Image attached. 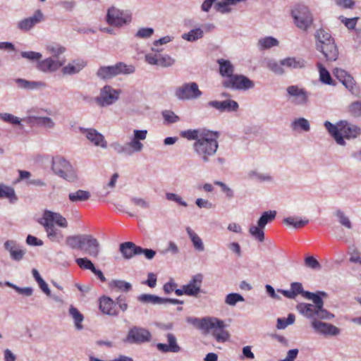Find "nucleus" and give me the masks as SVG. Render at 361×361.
I'll use <instances>...</instances> for the list:
<instances>
[{"label": "nucleus", "mask_w": 361, "mask_h": 361, "mask_svg": "<svg viewBox=\"0 0 361 361\" xmlns=\"http://www.w3.org/2000/svg\"><path fill=\"white\" fill-rule=\"evenodd\" d=\"M126 146L131 149L130 152H131V154L133 152H140L142 149L143 145L140 142V141L135 140L134 137L126 144Z\"/></svg>", "instance_id": "nucleus-51"}, {"label": "nucleus", "mask_w": 361, "mask_h": 361, "mask_svg": "<svg viewBox=\"0 0 361 361\" xmlns=\"http://www.w3.org/2000/svg\"><path fill=\"white\" fill-rule=\"evenodd\" d=\"M116 72L118 75L120 74H130L135 72V67L133 65H127L123 62H119L116 64Z\"/></svg>", "instance_id": "nucleus-42"}, {"label": "nucleus", "mask_w": 361, "mask_h": 361, "mask_svg": "<svg viewBox=\"0 0 361 361\" xmlns=\"http://www.w3.org/2000/svg\"><path fill=\"white\" fill-rule=\"evenodd\" d=\"M333 74L348 90L350 91L353 90L355 85V80L347 71L339 68H336L333 71Z\"/></svg>", "instance_id": "nucleus-19"}, {"label": "nucleus", "mask_w": 361, "mask_h": 361, "mask_svg": "<svg viewBox=\"0 0 361 361\" xmlns=\"http://www.w3.org/2000/svg\"><path fill=\"white\" fill-rule=\"evenodd\" d=\"M194 324L207 333L211 332L218 342H225L229 338L230 335L225 329L224 322L216 317L197 319L195 320Z\"/></svg>", "instance_id": "nucleus-5"}, {"label": "nucleus", "mask_w": 361, "mask_h": 361, "mask_svg": "<svg viewBox=\"0 0 361 361\" xmlns=\"http://www.w3.org/2000/svg\"><path fill=\"white\" fill-rule=\"evenodd\" d=\"M176 96L182 100L196 99L202 94L195 82L185 83L178 87L175 92Z\"/></svg>", "instance_id": "nucleus-11"}, {"label": "nucleus", "mask_w": 361, "mask_h": 361, "mask_svg": "<svg viewBox=\"0 0 361 361\" xmlns=\"http://www.w3.org/2000/svg\"><path fill=\"white\" fill-rule=\"evenodd\" d=\"M317 66L319 70L320 80L326 85H334L331 75L326 68L321 63H318Z\"/></svg>", "instance_id": "nucleus-34"}, {"label": "nucleus", "mask_w": 361, "mask_h": 361, "mask_svg": "<svg viewBox=\"0 0 361 361\" xmlns=\"http://www.w3.org/2000/svg\"><path fill=\"white\" fill-rule=\"evenodd\" d=\"M0 118L7 123H11L13 125H20V119L13 116V114L8 113L0 114Z\"/></svg>", "instance_id": "nucleus-47"}, {"label": "nucleus", "mask_w": 361, "mask_h": 361, "mask_svg": "<svg viewBox=\"0 0 361 361\" xmlns=\"http://www.w3.org/2000/svg\"><path fill=\"white\" fill-rule=\"evenodd\" d=\"M203 35V32L201 29L197 28L190 30L188 33H185L183 35V38L185 40L193 42L200 38H201Z\"/></svg>", "instance_id": "nucleus-41"}, {"label": "nucleus", "mask_w": 361, "mask_h": 361, "mask_svg": "<svg viewBox=\"0 0 361 361\" xmlns=\"http://www.w3.org/2000/svg\"><path fill=\"white\" fill-rule=\"evenodd\" d=\"M111 286L123 292H128L132 288V286L130 283L122 280L113 281L111 283Z\"/></svg>", "instance_id": "nucleus-43"}, {"label": "nucleus", "mask_w": 361, "mask_h": 361, "mask_svg": "<svg viewBox=\"0 0 361 361\" xmlns=\"http://www.w3.org/2000/svg\"><path fill=\"white\" fill-rule=\"evenodd\" d=\"M106 20L111 25L120 27L131 21V15L112 6L107 11Z\"/></svg>", "instance_id": "nucleus-9"}, {"label": "nucleus", "mask_w": 361, "mask_h": 361, "mask_svg": "<svg viewBox=\"0 0 361 361\" xmlns=\"http://www.w3.org/2000/svg\"><path fill=\"white\" fill-rule=\"evenodd\" d=\"M37 123L42 125L47 128H53L54 123L49 117H39L37 118Z\"/></svg>", "instance_id": "nucleus-61"}, {"label": "nucleus", "mask_w": 361, "mask_h": 361, "mask_svg": "<svg viewBox=\"0 0 361 361\" xmlns=\"http://www.w3.org/2000/svg\"><path fill=\"white\" fill-rule=\"evenodd\" d=\"M168 345L172 350V353H178L180 350V347L178 345L175 336L172 334L166 335Z\"/></svg>", "instance_id": "nucleus-49"}, {"label": "nucleus", "mask_w": 361, "mask_h": 361, "mask_svg": "<svg viewBox=\"0 0 361 361\" xmlns=\"http://www.w3.org/2000/svg\"><path fill=\"white\" fill-rule=\"evenodd\" d=\"M119 92L110 86H105L101 90L99 97L96 98L97 103L102 106L110 105L118 99Z\"/></svg>", "instance_id": "nucleus-13"}, {"label": "nucleus", "mask_w": 361, "mask_h": 361, "mask_svg": "<svg viewBox=\"0 0 361 361\" xmlns=\"http://www.w3.org/2000/svg\"><path fill=\"white\" fill-rule=\"evenodd\" d=\"M139 300L142 302L151 304H162L164 303V298H160L154 295L142 294L139 297Z\"/></svg>", "instance_id": "nucleus-40"}, {"label": "nucleus", "mask_w": 361, "mask_h": 361, "mask_svg": "<svg viewBox=\"0 0 361 361\" xmlns=\"http://www.w3.org/2000/svg\"><path fill=\"white\" fill-rule=\"evenodd\" d=\"M166 196L168 200L176 202L178 204L184 207L187 206V203L185 201H183L179 195L176 194L168 192L166 193Z\"/></svg>", "instance_id": "nucleus-58"}, {"label": "nucleus", "mask_w": 361, "mask_h": 361, "mask_svg": "<svg viewBox=\"0 0 361 361\" xmlns=\"http://www.w3.org/2000/svg\"><path fill=\"white\" fill-rule=\"evenodd\" d=\"M293 128H300L302 130L305 131H308L310 130V124L307 119L304 118H300L296 119L293 123Z\"/></svg>", "instance_id": "nucleus-50"}, {"label": "nucleus", "mask_w": 361, "mask_h": 361, "mask_svg": "<svg viewBox=\"0 0 361 361\" xmlns=\"http://www.w3.org/2000/svg\"><path fill=\"white\" fill-rule=\"evenodd\" d=\"M51 169L55 174L68 180L75 181L77 179V174L72 165L65 159L56 157L52 160Z\"/></svg>", "instance_id": "nucleus-8"}, {"label": "nucleus", "mask_w": 361, "mask_h": 361, "mask_svg": "<svg viewBox=\"0 0 361 361\" xmlns=\"http://www.w3.org/2000/svg\"><path fill=\"white\" fill-rule=\"evenodd\" d=\"M219 73L223 77L230 78L233 75L234 67L228 60L219 59Z\"/></svg>", "instance_id": "nucleus-27"}, {"label": "nucleus", "mask_w": 361, "mask_h": 361, "mask_svg": "<svg viewBox=\"0 0 361 361\" xmlns=\"http://www.w3.org/2000/svg\"><path fill=\"white\" fill-rule=\"evenodd\" d=\"M324 126L336 143L343 146L345 145L344 139H355L361 134V128L359 126L347 121H341L336 125L329 121H326Z\"/></svg>", "instance_id": "nucleus-2"}, {"label": "nucleus", "mask_w": 361, "mask_h": 361, "mask_svg": "<svg viewBox=\"0 0 361 361\" xmlns=\"http://www.w3.org/2000/svg\"><path fill=\"white\" fill-rule=\"evenodd\" d=\"M42 225L51 241L59 242L63 237L62 233L56 229L54 224L61 228H67L68 221L61 214L50 210H44L42 217L38 221Z\"/></svg>", "instance_id": "nucleus-4"}, {"label": "nucleus", "mask_w": 361, "mask_h": 361, "mask_svg": "<svg viewBox=\"0 0 361 361\" xmlns=\"http://www.w3.org/2000/svg\"><path fill=\"white\" fill-rule=\"evenodd\" d=\"M206 130V128L187 130L181 131L180 135L182 137L185 138L188 140L197 141V139H200V137L204 133Z\"/></svg>", "instance_id": "nucleus-29"}, {"label": "nucleus", "mask_w": 361, "mask_h": 361, "mask_svg": "<svg viewBox=\"0 0 361 361\" xmlns=\"http://www.w3.org/2000/svg\"><path fill=\"white\" fill-rule=\"evenodd\" d=\"M276 215V211L265 212L262 214V215L258 220L257 224L260 227L265 228L266 225L268 223L271 222L275 219Z\"/></svg>", "instance_id": "nucleus-37"}, {"label": "nucleus", "mask_w": 361, "mask_h": 361, "mask_svg": "<svg viewBox=\"0 0 361 361\" xmlns=\"http://www.w3.org/2000/svg\"><path fill=\"white\" fill-rule=\"evenodd\" d=\"M90 197V192L83 190H78L68 195L69 200L73 203L87 201Z\"/></svg>", "instance_id": "nucleus-26"}, {"label": "nucleus", "mask_w": 361, "mask_h": 361, "mask_svg": "<svg viewBox=\"0 0 361 361\" xmlns=\"http://www.w3.org/2000/svg\"><path fill=\"white\" fill-rule=\"evenodd\" d=\"M69 313L74 319L75 326L77 329L80 330L83 328L82 322L84 319L83 315L78 311V310L73 306L69 309Z\"/></svg>", "instance_id": "nucleus-36"}, {"label": "nucleus", "mask_w": 361, "mask_h": 361, "mask_svg": "<svg viewBox=\"0 0 361 361\" xmlns=\"http://www.w3.org/2000/svg\"><path fill=\"white\" fill-rule=\"evenodd\" d=\"M288 94L294 97L293 102L295 104H305L308 100L307 92L302 88H299L296 85H291L287 88Z\"/></svg>", "instance_id": "nucleus-17"}, {"label": "nucleus", "mask_w": 361, "mask_h": 361, "mask_svg": "<svg viewBox=\"0 0 361 361\" xmlns=\"http://www.w3.org/2000/svg\"><path fill=\"white\" fill-rule=\"evenodd\" d=\"M340 19L341 22L347 27L348 29H354L356 26L357 21L358 20V18H348L343 16H341Z\"/></svg>", "instance_id": "nucleus-52"}, {"label": "nucleus", "mask_w": 361, "mask_h": 361, "mask_svg": "<svg viewBox=\"0 0 361 361\" xmlns=\"http://www.w3.org/2000/svg\"><path fill=\"white\" fill-rule=\"evenodd\" d=\"M158 66L161 67H169L174 63V59L169 55H161L159 54Z\"/></svg>", "instance_id": "nucleus-48"}, {"label": "nucleus", "mask_w": 361, "mask_h": 361, "mask_svg": "<svg viewBox=\"0 0 361 361\" xmlns=\"http://www.w3.org/2000/svg\"><path fill=\"white\" fill-rule=\"evenodd\" d=\"M119 250L123 257L126 259H129L135 255H140L142 247L132 242H126L120 245Z\"/></svg>", "instance_id": "nucleus-18"}, {"label": "nucleus", "mask_w": 361, "mask_h": 361, "mask_svg": "<svg viewBox=\"0 0 361 361\" xmlns=\"http://www.w3.org/2000/svg\"><path fill=\"white\" fill-rule=\"evenodd\" d=\"M86 64V62L82 59L73 60L63 68V73L68 75L77 73L80 72Z\"/></svg>", "instance_id": "nucleus-25"}, {"label": "nucleus", "mask_w": 361, "mask_h": 361, "mask_svg": "<svg viewBox=\"0 0 361 361\" xmlns=\"http://www.w3.org/2000/svg\"><path fill=\"white\" fill-rule=\"evenodd\" d=\"M203 276L201 274L192 276L189 283L183 286L185 289V295L197 296L200 292Z\"/></svg>", "instance_id": "nucleus-14"}, {"label": "nucleus", "mask_w": 361, "mask_h": 361, "mask_svg": "<svg viewBox=\"0 0 361 361\" xmlns=\"http://www.w3.org/2000/svg\"><path fill=\"white\" fill-rule=\"evenodd\" d=\"M264 227H260L258 224L257 226L252 225L249 228V232L250 235L259 242H263L264 240Z\"/></svg>", "instance_id": "nucleus-38"}, {"label": "nucleus", "mask_w": 361, "mask_h": 361, "mask_svg": "<svg viewBox=\"0 0 361 361\" xmlns=\"http://www.w3.org/2000/svg\"><path fill=\"white\" fill-rule=\"evenodd\" d=\"M243 301L244 298L238 293H229L225 299V302L229 305H235L237 302Z\"/></svg>", "instance_id": "nucleus-46"}, {"label": "nucleus", "mask_w": 361, "mask_h": 361, "mask_svg": "<svg viewBox=\"0 0 361 361\" xmlns=\"http://www.w3.org/2000/svg\"><path fill=\"white\" fill-rule=\"evenodd\" d=\"M208 105L221 112L225 111H235L238 109V103L234 100L230 99L222 102L210 101L208 102Z\"/></svg>", "instance_id": "nucleus-20"}, {"label": "nucleus", "mask_w": 361, "mask_h": 361, "mask_svg": "<svg viewBox=\"0 0 361 361\" xmlns=\"http://www.w3.org/2000/svg\"><path fill=\"white\" fill-rule=\"evenodd\" d=\"M281 65L289 68H300L304 67L305 61L302 59L288 57L281 60Z\"/></svg>", "instance_id": "nucleus-31"}, {"label": "nucleus", "mask_w": 361, "mask_h": 361, "mask_svg": "<svg viewBox=\"0 0 361 361\" xmlns=\"http://www.w3.org/2000/svg\"><path fill=\"white\" fill-rule=\"evenodd\" d=\"M309 222L308 219H299L298 217L289 216L283 219V223L295 228H299L305 226Z\"/></svg>", "instance_id": "nucleus-33"}, {"label": "nucleus", "mask_w": 361, "mask_h": 361, "mask_svg": "<svg viewBox=\"0 0 361 361\" xmlns=\"http://www.w3.org/2000/svg\"><path fill=\"white\" fill-rule=\"evenodd\" d=\"M317 49L321 51L326 61H334L338 57V50L334 40L326 42L325 44L318 45Z\"/></svg>", "instance_id": "nucleus-16"}, {"label": "nucleus", "mask_w": 361, "mask_h": 361, "mask_svg": "<svg viewBox=\"0 0 361 361\" xmlns=\"http://www.w3.org/2000/svg\"><path fill=\"white\" fill-rule=\"evenodd\" d=\"M75 262L78 266L82 269L85 270H90L91 271L95 267L94 264L87 258H77L75 259Z\"/></svg>", "instance_id": "nucleus-44"}, {"label": "nucleus", "mask_w": 361, "mask_h": 361, "mask_svg": "<svg viewBox=\"0 0 361 361\" xmlns=\"http://www.w3.org/2000/svg\"><path fill=\"white\" fill-rule=\"evenodd\" d=\"M186 231L195 250L198 251H203L204 250V247L202 239L190 228L188 227Z\"/></svg>", "instance_id": "nucleus-32"}, {"label": "nucleus", "mask_w": 361, "mask_h": 361, "mask_svg": "<svg viewBox=\"0 0 361 361\" xmlns=\"http://www.w3.org/2000/svg\"><path fill=\"white\" fill-rule=\"evenodd\" d=\"M335 3L342 8H352L355 5L353 0H335Z\"/></svg>", "instance_id": "nucleus-59"}, {"label": "nucleus", "mask_w": 361, "mask_h": 361, "mask_svg": "<svg viewBox=\"0 0 361 361\" xmlns=\"http://www.w3.org/2000/svg\"><path fill=\"white\" fill-rule=\"evenodd\" d=\"M278 44V40L272 37H266L258 41V46L261 49H269L277 46Z\"/></svg>", "instance_id": "nucleus-39"}, {"label": "nucleus", "mask_w": 361, "mask_h": 361, "mask_svg": "<svg viewBox=\"0 0 361 361\" xmlns=\"http://www.w3.org/2000/svg\"><path fill=\"white\" fill-rule=\"evenodd\" d=\"M43 20V13L40 10H37L35 12L33 16L21 20L18 24V27L23 31H28Z\"/></svg>", "instance_id": "nucleus-15"}, {"label": "nucleus", "mask_w": 361, "mask_h": 361, "mask_svg": "<svg viewBox=\"0 0 361 361\" xmlns=\"http://www.w3.org/2000/svg\"><path fill=\"white\" fill-rule=\"evenodd\" d=\"M8 286L13 287L18 293L30 296L32 294V289L31 288H19L14 285L7 283Z\"/></svg>", "instance_id": "nucleus-63"}, {"label": "nucleus", "mask_w": 361, "mask_h": 361, "mask_svg": "<svg viewBox=\"0 0 361 361\" xmlns=\"http://www.w3.org/2000/svg\"><path fill=\"white\" fill-rule=\"evenodd\" d=\"M16 82L21 87L26 89H34L38 87L44 86V83L38 82H29L23 79L16 80Z\"/></svg>", "instance_id": "nucleus-45"}, {"label": "nucleus", "mask_w": 361, "mask_h": 361, "mask_svg": "<svg viewBox=\"0 0 361 361\" xmlns=\"http://www.w3.org/2000/svg\"><path fill=\"white\" fill-rule=\"evenodd\" d=\"M66 244L72 249L84 250L93 257H97L99 253V243L91 235H70L66 238Z\"/></svg>", "instance_id": "nucleus-6"}, {"label": "nucleus", "mask_w": 361, "mask_h": 361, "mask_svg": "<svg viewBox=\"0 0 361 361\" xmlns=\"http://www.w3.org/2000/svg\"><path fill=\"white\" fill-rule=\"evenodd\" d=\"M21 56L30 61H39L42 58V54L35 51H23Z\"/></svg>", "instance_id": "nucleus-54"}, {"label": "nucleus", "mask_w": 361, "mask_h": 361, "mask_svg": "<svg viewBox=\"0 0 361 361\" xmlns=\"http://www.w3.org/2000/svg\"><path fill=\"white\" fill-rule=\"evenodd\" d=\"M152 335L148 330L134 326L128 331L126 340L130 343H142L149 341Z\"/></svg>", "instance_id": "nucleus-12"}, {"label": "nucleus", "mask_w": 361, "mask_h": 361, "mask_svg": "<svg viewBox=\"0 0 361 361\" xmlns=\"http://www.w3.org/2000/svg\"><path fill=\"white\" fill-rule=\"evenodd\" d=\"M305 264L307 267L311 269H319L320 264L319 262L312 256H310L305 258Z\"/></svg>", "instance_id": "nucleus-57"}, {"label": "nucleus", "mask_w": 361, "mask_h": 361, "mask_svg": "<svg viewBox=\"0 0 361 361\" xmlns=\"http://www.w3.org/2000/svg\"><path fill=\"white\" fill-rule=\"evenodd\" d=\"M116 68H116V65L100 67L97 72V75L102 79L111 78L116 75H118Z\"/></svg>", "instance_id": "nucleus-28"}, {"label": "nucleus", "mask_w": 361, "mask_h": 361, "mask_svg": "<svg viewBox=\"0 0 361 361\" xmlns=\"http://www.w3.org/2000/svg\"><path fill=\"white\" fill-rule=\"evenodd\" d=\"M304 298L312 300L314 304H298L297 310L300 314L308 318H319L321 319H329L334 317V314L324 308V301L319 295L305 292Z\"/></svg>", "instance_id": "nucleus-3"}, {"label": "nucleus", "mask_w": 361, "mask_h": 361, "mask_svg": "<svg viewBox=\"0 0 361 361\" xmlns=\"http://www.w3.org/2000/svg\"><path fill=\"white\" fill-rule=\"evenodd\" d=\"M291 16L295 26L307 31L313 24V16L309 8L302 4H298L291 11Z\"/></svg>", "instance_id": "nucleus-7"}, {"label": "nucleus", "mask_w": 361, "mask_h": 361, "mask_svg": "<svg viewBox=\"0 0 361 361\" xmlns=\"http://www.w3.org/2000/svg\"><path fill=\"white\" fill-rule=\"evenodd\" d=\"M99 309L104 314L109 315L116 314L114 302L109 297H102L100 298Z\"/></svg>", "instance_id": "nucleus-24"}, {"label": "nucleus", "mask_w": 361, "mask_h": 361, "mask_svg": "<svg viewBox=\"0 0 361 361\" xmlns=\"http://www.w3.org/2000/svg\"><path fill=\"white\" fill-rule=\"evenodd\" d=\"M350 112L355 116H361V102H355L350 104Z\"/></svg>", "instance_id": "nucleus-56"}, {"label": "nucleus", "mask_w": 361, "mask_h": 361, "mask_svg": "<svg viewBox=\"0 0 361 361\" xmlns=\"http://www.w3.org/2000/svg\"><path fill=\"white\" fill-rule=\"evenodd\" d=\"M86 137L96 146H99L102 148H106L107 147V142L105 140L104 137L95 129H87L86 130Z\"/></svg>", "instance_id": "nucleus-22"}, {"label": "nucleus", "mask_w": 361, "mask_h": 361, "mask_svg": "<svg viewBox=\"0 0 361 361\" xmlns=\"http://www.w3.org/2000/svg\"><path fill=\"white\" fill-rule=\"evenodd\" d=\"M219 135L218 131L207 129L200 139L193 143L194 152L204 162L209 161V157L216 154L219 147Z\"/></svg>", "instance_id": "nucleus-1"}, {"label": "nucleus", "mask_w": 361, "mask_h": 361, "mask_svg": "<svg viewBox=\"0 0 361 361\" xmlns=\"http://www.w3.org/2000/svg\"><path fill=\"white\" fill-rule=\"evenodd\" d=\"M254 82L243 75H233L223 82V86L240 90H246L254 87Z\"/></svg>", "instance_id": "nucleus-10"}, {"label": "nucleus", "mask_w": 361, "mask_h": 361, "mask_svg": "<svg viewBox=\"0 0 361 361\" xmlns=\"http://www.w3.org/2000/svg\"><path fill=\"white\" fill-rule=\"evenodd\" d=\"M63 63L51 58L46 59L37 63V68L43 72H52L62 66Z\"/></svg>", "instance_id": "nucleus-23"}, {"label": "nucleus", "mask_w": 361, "mask_h": 361, "mask_svg": "<svg viewBox=\"0 0 361 361\" xmlns=\"http://www.w3.org/2000/svg\"><path fill=\"white\" fill-rule=\"evenodd\" d=\"M290 288L292 289L293 293L297 296L298 294H301L304 297V293L306 292L303 290L302 283L298 282L292 283L290 285Z\"/></svg>", "instance_id": "nucleus-62"}, {"label": "nucleus", "mask_w": 361, "mask_h": 361, "mask_svg": "<svg viewBox=\"0 0 361 361\" xmlns=\"http://www.w3.org/2000/svg\"><path fill=\"white\" fill-rule=\"evenodd\" d=\"M24 251L18 247H15L12 251L10 252L11 257L13 259L19 261L23 259L24 256Z\"/></svg>", "instance_id": "nucleus-60"}, {"label": "nucleus", "mask_w": 361, "mask_h": 361, "mask_svg": "<svg viewBox=\"0 0 361 361\" xmlns=\"http://www.w3.org/2000/svg\"><path fill=\"white\" fill-rule=\"evenodd\" d=\"M315 37L317 39V48H318V45L325 44L326 42L334 40L331 35L323 29L317 31Z\"/></svg>", "instance_id": "nucleus-35"}, {"label": "nucleus", "mask_w": 361, "mask_h": 361, "mask_svg": "<svg viewBox=\"0 0 361 361\" xmlns=\"http://www.w3.org/2000/svg\"><path fill=\"white\" fill-rule=\"evenodd\" d=\"M154 30L149 27L140 28L136 33L138 38H148L152 35Z\"/></svg>", "instance_id": "nucleus-55"}, {"label": "nucleus", "mask_w": 361, "mask_h": 361, "mask_svg": "<svg viewBox=\"0 0 361 361\" xmlns=\"http://www.w3.org/2000/svg\"><path fill=\"white\" fill-rule=\"evenodd\" d=\"M312 326L317 332L325 335L336 336L339 334V329L330 324L314 320L312 322Z\"/></svg>", "instance_id": "nucleus-21"}, {"label": "nucleus", "mask_w": 361, "mask_h": 361, "mask_svg": "<svg viewBox=\"0 0 361 361\" xmlns=\"http://www.w3.org/2000/svg\"><path fill=\"white\" fill-rule=\"evenodd\" d=\"M165 121L169 123H173L179 121V118L171 111H164L162 113Z\"/></svg>", "instance_id": "nucleus-53"}, {"label": "nucleus", "mask_w": 361, "mask_h": 361, "mask_svg": "<svg viewBox=\"0 0 361 361\" xmlns=\"http://www.w3.org/2000/svg\"><path fill=\"white\" fill-rule=\"evenodd\" d=\"M0 198H7L11 203L17 200L14 189L4 184H0Z\"/></svg>", "instance_id": "nucleus-30"}, {"label": "nucleus", "mask_w": 361, "mask_h": 361, "mask_svg": "<svg viewBox=\"0 0 361 361\" xmlns=\"http://www.w3.org/2000/svg\"><path fill=\"white\" fill-rule=\"evenodd\" d=\"M336 216L339 218L340 223L348 228H351V223L348 217H346L343 213L341 211H338Z\"/></svg>", "instance_id": "nucleus-64"}]
</instances>
